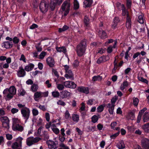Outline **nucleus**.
<instances>
[{
	"label": "nucleus",
	"mask_w": 149,
	"mask_h": 149,
	"mask_svg": "<svg viewBox=\"0 0 149 149\" xmlns=\"http://www.w3.org/2000/svg\"><path fill=\"white\" fill-rule=\"evenodd\" d=\"M87 40L84 39L77 45L76 51L79 56H82L85 53L87 46Z\"/></svg>",
	"instance_id": "1"
},
{
	"label": "nucleus",
	"mask_w": 149,
	"mask_h": 149,
	"mask_svg": "<svg viewBox=\"0 0 149 149\" xmlns=\"http://www.w3.org/2000/svg\"><path fill=\"white\" fill-rule=\"evenodd\" d=\"M49 0H42L39 5V8L41 11L43 13L47 12L48 9Z\"/></svg>",
	"instance_id": "2"
},
{
	"label": "nucleus",
	"mask_w": 149,
	"mask_h": 149,
	"mask_svg": "<svg viewBox=\"0 0 149 149\" xmlns=\"http://www.w3.org/2000/svg\"><path fill=\"white\" fill-rule=\"evenodd\" d=\"M70 7V4L69 0L65 1L62 4L61 8L63 11L64 12V15H67L69 13Z\"/></svg>",
	"instance_id": "3"
},
{
	"label": "nucleus",
	"mask_w": 149,
	"mask_h": 149,
	"mask_svg": "<svg viewBox=\"0 0 149 149\" xmlns=\"http://www.w3.org/2000/svg\"><path fill=\"white\" fill-rule=\"evenodd\" d=\"M21 112L22 116L25 120V122L26 123L29 118L30 110L29 108L24 107L21 109Z\"/></svg>",
	"instance_id": "4"
},
{
	"label": "nucleus",
	"mask_w": 149,
	"mask_h": 149,
	"mask_svg": "<svg viewBox=\"0 0 149 149\" xmlns=\"http://www.w3.org/2000/svg\"><path fill=\"white\" fill-rule=\"evenodd\" d=\"M46 143L48 145L49 149H56L58 147V143L57 141H54L49 140L46 141Z\"/></svg>",
	"instance_id": "5"
},
{
	"label": "nucleus",
	"mask_w": 149,
	"mask_h": 149,
	"mask_svg": "<svg viewBox=\"0 0 149 149\" xmlns=\"http://www.w3.org/2000/svg\"><path fill=\"white\" fill-rule=\"evenodd\" d=\"M141 145L144 149H149V140L144 138L141 141Z\"/></svg>",
	"instance_id": "6"
},
{
	"label": "nucleus",
	"mask_w": 149,
	"mask_h": 149,
	"mask_svg": "<svg viewBox=\"0 0 149 149\" xmlns=\"http://www.w3.org/2000/svg\"><path fill=\"white\" fill-rule=\"evenodd\" d=\"M60 99L68 98L70 97L71 93L65 90L60 93Z\"/></svg>",
	"instance_id": "7"
},
{
	"label": "nucleus",
	"mask_w": 149,
	"mask_h": 149,
	"mask_svg": "<svg viewBox=\"0 0 149 149\" xmlns=\"http://www.w3.org/2000/svg\"><path fill=\"white\" fill-rule=\"evenodd\" d=\"M0 120L2 122L3 125L6 124L7 125L6 128L9 127V120L8 117L6 116L1 117L0 118Z\"/></svg>",
	"instance_id": "8"
},
{
	"label": "nucleus",
	"mask_w": 149,
	"mask_h": 149,
	"mask_svg": "<svg viewBox=\"0 0 149 149\" xmlns=\"http://www.w3.org/2000/svg\"><path fill=\"white\" fill-rule=\"evenodd\" d=\"M46 61L47 64L51 67H54L55 62L54 58L51 57H49L46 60Z\"/></svg>",
	"instance_id": "9"
},
{
	"label": "nucleus",
	"mask_w": 149,
	"mask_h": 149,
	"mask_svg": "<svg viewBox=\"0 0 149 149\" xmlns=\"http://www.w3.org/2000/svg\"><path fill=\"white\" fill-rule=\"evenodd\" d=\"M77 90L80 92L88 94L89 93L88 88L84 86H79L77 88Z\"/></svg>",
	"instance_id": "10"
},
{
	"label": "nucleus",
	"mask_w": 149,
	"mask_h": 149,
	"mask_svg": "<svg viewBox=\"0 0 149 149\" xmlns=\"http://www.w3.org/2000/svg\"><path fill=\"white\" fill-rule=\"evenodd\" d=\"M66 74L65 75V77L67 78H69L71 80H73L74 79V75L72 73V72L70 70H68L65 71Z\"/></svg>",
	"instance_id": "11"
},
{
	"label": "nucleus",
	"mask_w": 149,
	"mask_h": 149,
	"mask_svg": "<svg viewBox=\"0 0 149 149\" xmlns=\"http://www.w3.org/2000/svg\"><path fill=\"white\" fill-rule=\"evenodd\" d=\"M17 75L18 76L20 77H23L25 76L26 74V72L24 69L21 67H20L19 68V70L17 72Z\"/></svg>",
	"instance_id": "12"
},
{
	"label": "nucleus",
	"mask_w": 149,
	"mask_h": 149,
	"mask_svg": "<svg viewBox=\"0 0 149 149\" xmlns=\"http://www.w3.org/2000/svg\"><path fill=\"white\" fill-rule=\"evenodd\" d=\"M2 46L7 49H10L13 47V44L12 42L6 41L2 43Z\"/></svg>",
	"instance_id": "13"
},
{
	"label": "nucleus",
	"mask_w": 149,
	"mask_h": 149,
	"mask_svg": "<svg viewBox=\"0 0 149 149\" xmlns=\"http://www.w3.org/2000/svg\"><path fill=\"white\" fill-rule=\"evenodd\" d=\"M126 26L127 29L130 28L131 26V19L128 13H127V15Z\"/></svg>",
	"instance_id": "14"
},
{
	"label": "nucleus",
	"mask_w": 149,
	"mask_h": 149,
	"mask_svg": "<svg viewBox=\"0 0 149 149\" xmlns=\"http://www.w3.org/2000/svg\"><path fill=\"white\" fill-rule=\"evenodd\" d=\"M109 59H107V57L105 56H103L99 58L97 61L96 62L97 64H100L104 62Z\"/></svg>",
	"instance_id": "15"
},
{
	"label": "nucleus",
	"mask_w": 149,
	"mask_h": 149,
	"mask_svg": "<svg viewBox=\"0 0 149 149\" xmlns=\"http://www.w3.org/2000/svg\"><path fill=\"white\" fill-rule=\"evenodd\" d=\"M20 141H19V144H18V143L17 142L14 143L12 146V148L13 149H17L19 147H22V138L21 137L20 138Z\"/></svg>",
	"instance_id": "16"
},
{
	"label": "nucleus",
	"mask_w": 149,
	"mask_h": 149,
	"mask_svg": "<svg viewBox=\"0 0 149 149\" xmlns=\"http://www.w3.org/2000/svg\"><path fill=\"white\" fill-rule=\"evenodd\" d=\"M12 129L14 131L18 130L20 132L22 131L23 130V127L19 124L12 126Z\"/></svg>",
	"instance_id": "17"
},
{
	"label": "nucleus",
	"mask_w": 149,
	"mask_h": 149,
	"mask_svg": "<svg viewBox=\"0 0 149 149\" xmlns=\"http://www.w3.org/2000/svg\"><path fill=\"white\" fill-rule=\"evenodd\" d=\"M93 3V0H85L84 2V7L85 8L90 7Z\"/></svg>",
	"instance_id": "18"
},
{
	"label": "nucleus",
	"mask_w": 149,
	"mask_h": 149,
	"mask_svg": "<svg viewBox=\"0 0 149 149\" xmlns=\"http://www.w3.org/2000/svg\"><path fill=\"white\" fill-rule=\"evenodd\" d=\"M117 147L119 149H123L125 147V146L124 144L123 141L120 140L119 143L116 145Z\"/></svg>",
	"instance_id": "19"
},
{
	"label": "nucleus",
	"mask_w": 149,
	"mask_h": 149,
	"mask_svg": "<svg viewBox=\"0 0 149 149\" xmlns=\"http://www.w3.org/2000/svg\"><path fill=\"white\" fill-rule=\"evenodd\" d=\"M34 65L32 63H30L26 66L24 68L26 71L29 72L31 70L34 68Z\"/></svg>",
	"instance_id": "20"
},
{
	"label": "nucleus",
	"mask_w": 149,
	"mask_h": 149,
	"mask_svg": "<svg viewBox=\"0 0 149 149\" xmlns=\"http://www.w3.org/2000/svg\"><path fill=\"white\" fill-rule=\"evenodd\" d=\"M144 122H146L149 120V112H146L143 117Z\"/></svg>",
	"instance_id": "21"
},
{
	"label": "nucleus",
	"mask_w": 149,
	"mask_h": 149,
	"mask_svg": "<svg viewBox=\"0 0 149 149\" xmlns=\"http://www.w3.org/2000/svg\"><path fill=\"white\" fill-rule=\"evenodd\" d=\"M90 20L88 17L86 16H85L84 19V22L85 26L86 27L89 26Z\"/></svg>",
	"instance_id": "22"
},
{
	"label": "nucleus",
	"mask_w": 149,
	"mask_h": 149,
	"mask_svg": "<svg viewBox=\"0 0 149 149\" xmlns=\"http://www.w3.org/2000/svg\"><path fill=\"white\" fill-rule=\"evenodd\" d=\"M16 89L14 86H11L9 89V93L12 95H15L16 93Z\"/></svg>",
	"instance_id": "23"
},
{
	"label": "nucleus",
	"mask_w": 149,
	"mask_h": 149,
	"mask_svg": "<svg viewBox=\"0 0 149 149\" xmlns=\"http://www.w3.org/2000/svg\"><path fill=\"white\" fill-rule=\"evenodd\" d=\"M142 128L145 132L149 133V123H147L143 125Z\"/></svg>",
	"instance_id": "24"
},
{
	"label": "nucleus",
	"mask_w": 149,
	"mask_h": 149,
	"mask_svg": "<svg viewBox=\"0 0 149 149\" xmlns=\"http://www.w3.org/2000/svg\"><path fill=\"white\" fill-rule=\"evenodd\" d=\"M34 143L32 137L27 138L26 140V144L29 146H30Z\"/></svg>",
	"instance_id": "25"
},
{
	"label": "nucleus",
	"mask_w": 149,
	"mask_h": 149,
	"mask_svg": "<svg viewBox=\"0 0 149 149\" xmlns=\"http://www.w3.org/2000/svg\"><path fill=\"white\" fill-rule=\"evenodd\" d=\"M105 104H103L99 106L97 108V111L98 112L100 113L104 109V107H105Z\"/></svg>",
	"instance_id": "26"
},
{
	"label": "nucleus",
	"mask_w": 149,
	"mask_h": 149,
	"mask_svg": "<svg viewBox=\"0 0 149 149\" xmlns=\"http://www.w3.org/2000/svg\"><path fill=\"white\" fill-rule=\"evenodd\" d=\"M128 85L127 81H124L120 86V89L122 91L124 90L126 87L128 86Z\"/></svg>",
	"instance_id": "27"
},
{
	"label": "nucleus",
	"mask_w": 149,
	"mask_h": 149,
	"mask_svg": "<svg viewBox=\"0 0 149 149\" xmlns=\"http://www.w3.org/2000/svg\"><path fill=\"white\" fill-rule=\"evenodd\" d=\"M56 50L59 52H63L64 53H65L66 52V49L65 47H57L56 48Z\"/></svg>",
	"instance_id": "28"
},
{
	"label": "nucleus",
	"mask_w": 149,
	"mask_h": 149,
	"mask_svg": "<svg viewBox=\"0 0 149 149\" xmlns=\"http://www.w3.org/2000/svg\"><path fill=\"white\" fill-rule=\"evenodd\" d=\"M41 97V92H36L34 95V99L35 101H37V99Z\"/></svg>",
	"instance_id": "29"
},
{
	"label": "nucleus",
	"mask_w": 149,
	"mask_h": 149,
	"mask_svg": "<svg viewBox=\"0 0 149 149\" xmlns=\"http://www.w3.org/2000/svg\"><path fill=\"white\" fill-rule=\"evenodd\" d=\"M102 79V77L100 75L93 76L92 78V81H100Z\"/></svg>",
	"instance_id": "30"
},
{
	"label": "nucleus",
	"mask_w": 149,
	"mask_h": 149,
	"mask_svg": "<svg viewBox=\"0 0 149 149\" xmlns=\"http://www.w3.org/2000/svg\"><path fill=\"white\" fill-rule=\"evenodd\" d=\"M13 126L19 125L20 123V120L17 118H13L12 119Z\"/></svg>",
	"instance_id": "31"
},
{
	"label": "nucleus",
	"mask_w": 149,
	"mask_h": 149,
	"mask_svg": "<svg viewBox=\"0 0 149 149\" xmlns=\"http://www.w3.org/2000/svg\"><path fill=\"white\" fill-rule=\"evenodd\" d=\"M135 111L134 110H132L128 113V115L131 119L133 120L135 118Z\"/></svg>",
	"instance_id": "32"
},
{
	"label": "nucleus",
	"mask_w": 149,
	"mask_h": 149,
	"mask_svg": "<svg viewBox=\"0 0 149 149\" xmlns=\"http://www.w3.org/2000/svg\"><path fill=\"white\" fill-rule=\"evenodd\" d=\"M79 8V4L77 0H74V9L77 10Z\"/></svg>",
	"instance_id": "33"
},
{
	"label": "nucleus",
	"mask_w": 149,
	"mask_h": 149,
	"mask_svg": "<svg viewBox=\"0 0 149 149\" xmlns=\"http://www.w3.org/2000/svg\"><path fill=\"white\" fill-rule=\"evenodd\" d=\"M72 119L74 122H77L79 120V116L77 114H74L72 116Z\"/></svg>",
	"instance_id": "34"
},
{
	"label": "nucleus",
	"mask_w": 149,
	"mask_h": 149,
	"mask_svg": "<svg viewBox=\"0 0 149 149\" xmlns=\"http://www.w3.org/2000/svg\"><path fill=\"white\" fill-rule=\"evenodd\" d=\"M56 5H57L54 3V2H53L50 1L49 4V9L51 11H53L54 10Z\"/></svg>",
	"instance_id": "35"
},
{
	"label": "nucleus",
	"mask_w": 149,
	"mask_h": 149,
	"mask_svg": "<svg viewBox=\"0 0 149 149\" xmlns=\"http://www.w3.org/2000/svg\"><path fill=\"white\" fill-rule=\"evenodd\" d=\"M38 86L37 84H33L31 86V90L33 92H36L38 90Z\"/></svg>",
	"instance_id": "36"
},
{
	"label": "nucleus",
	"mask_w": 149,
	"mask_h": 149,
	"mask_svg": "<svg viewBox=\"0 0 149 149\" xmlns=\"http://www.w3.org/2000/svg\"><path fill=\"white\" fill-rule=\"evenodd\" d=\"M52 95L54 97H58L60 96V93L58 91H53L52 93Z\"/></svg>",
	"instance_id": "37"
},
{
	"label": "nucleus",
	"mask_w": 149,
	"mask_h": 149,
	"mask_svg": "<svg viewBox=\"0 0 149 149\" xmlns=\"http://www.w3.org/2000/svg\"><path fill=\"white\" fill-rule=\"evenodd\" d=\"M98 120V117L95 115L93 116L91 118L92 122L93 123L97 122Z\"/></svg>",
	"instance_id": "38"
},
{
	"label": "nucleus",
	"mask_w": 149,
	"mask_h": 149,
	"mask_svg": "<svg viewBox=\"0 0 149 149\" xmlns=\"http://www.w3.org/2000/svg\"><path fill=\"white\" fill-rule=\"evenodd\" d=\"M122 8L121 9L122 12V15L123 16H125L126 15V13H127H127H128L129 14L128 12V11H126L124 5H122Z\"/></svg>",
	"instance_id": "39"
},
{
	"label": "nucleus",
	"mask_w": 149,
	"mask_h": 149,
	"mask_svg": "<svg viewBox=\"0 0 149 149\" xmlns=\"http://www.w3.org/2000/svg\"><path fill=\"white\" fill-rule=\"evenodd\" d=\"M115 105L112 104L111 107L109 108L108 111L109 113L111 114H113V110L114 109Z\"/></svg>",
	"instance_id": "40"
},
{
	"label": "nucleus",
	"mask_w": 149,
	"mask_h": 149,
	"mask_svg": "<svg viewBox=\"0 0 149 149\" xmlns=\"http://www.w3.org/2000/svg\"><path fill=\"white\" fill-rule=\"evenodd\" d=\"M133 104L135 106H136L138 104L139 100L138 98L134 97L133 98Z\"/></svg>",
	"instance_id": "41"
},
{
	"label": "nucleus",
	"mask_w": 149,
	"mask_h": 149,
	"mask_svg": "<svg viewBox=\"0 0 149 149\" xmlns=\"http://www.w3.org/2000/svg\"><path fill=\"white\" fill-rule=\"evenodd\" d=\"M43 136L44 137V140L48 139H49V136L47 132L45 131L43 132Z\"/></svg>",
	"instance_id": "42"
},
{
	"label": "nucleus",
	"mask_w": 149,
	"mask_h": 149,
	"mask_svg": "<svg viewBox=\"0 0 149 149\" xmlns=\"http://www.w3.org/2000/svg\"><path fill=\"white\" fill-rule=\"evenodd\" d=\"M63 0H51L53 2L57 5H60L61 4Z\"/></svg>",
	"instance_id": "43"
},
{
	"label": "nucleus",
	"mask_w": 149,
	"mask_h": 149,
	"mask_svg": "<svg viewBox=\"0 0 149 149\" xmlns=\"http://www.w3.org/2000/svg\"><path fill=\"white\" fill-rule=\"evenodd\" d=\"M118 99V97L117 96H115L114 97H112L111 100V102L112 104H114Z\"/></svg>",
	"instance_id": "44"
},
{
	"label": "nucleus",
	"mask_w": 149,
	"mask_h": 149,
	"mask_svg": "<svg viewBox=\"0 0 149 149\" xmlns=\"http://www.w3.org/2000/svg\"><path fill=\"white\" fill-rule=\"evenodd\" d=\"M138 21L141 24H143L144 23L143 18L141 15H140L139 16Z\"/></svg>",
	"instance_id": "45"
},
{
	"label": "nucleus",
	"mask_w": 149,
	"mask_h": 149,
	"mask_svg": "<svg viewBox=\"0 0 149 149\" xmlns=\"http://www.w3.org/2000/svg\"><path fill=\"white\" fill-rule=\"evenodd\" d=\"M138 79L139 81L147 84H148V81L146 79L143 78V77H139L138 78Z\"/></svg>",
	"instance_id": "46"
},
{
	"label": "nucleus",
	"mask_w": 149,
	"mask_h": 149,
	"mask_svg": "<svg viewBox=\"0 0 149 149\" xmlns=\"http://www.w3.org/2000/svg\"><path fill=\"white\" fill-rule=\"evenodd\" d=\"M33 140V142L34 143H36L38 142L41 139L40 138L36 137L35 138H33V137H32Z\"/></svg>",
	"instance_id": "47"
},
{
	"label": "nucleus",
	"mask_w": 149,
	"mask_h": 149,
	"mask_svg": "<svg viewBox=\"0 0 149 149\" xmlns=\"http://www.w3.org/2000/svg\"><path fill=\"white\" fill-rule=\"evenodd\" d=\"M120 133V131H118L117 133L110 136V137L111 139H114Z\"/></svg>",
	"instance_id": "48"
},
{
	"label": "nucleus",
	"mask_w": 149,
	"mask_h": 149,
	"mask_svg": "<svg viewBox=\"0 0 149 149\" xmlns=\"http://www.w3.org/2000/svg\"><path fill=\"white\" fill-rule=\"evenodd\" d=\"M33 115V116H36L38 114V110L35 109H33L32 110Z\"/></svg>",
	"instance_id": "49"
},
{
	"label": "nucleus",
	"mask_w": 149,
	"mask_h": 149,
	"mask_svg": "<svg viewBox=\"0 0 149 149\" xmlns=\"http://www.w3.org/2000/svg\"><path fill=\"white\" fill-rule=\"evenodd\" d=\"M46 54V53L45 52L43 51L41 52L39 55V58L40 59H43L45 55Z\"/></svg>",
	"instance_id": "50"
},
{
	"label": "nucleus",
	"mask_w": 149,
	"mask_h": 149,
	"mask_svg": "<svg viewBox=\"0 0 149 149\" xmlns=\"http://www.w3.org/2000/svg\"><path fill=\"white\" fill-rule=\"evenodd\" d=\"M107 35L106 32L104 31H102L101 37L102 38H105L107 37Z\"/></svg>",
	"instance_id": "51"
},
{
	"label": "nucleus",
	"mask_w": 149,
	"mask_h": 149,
	"mask_svg": "<svg viewBox=\"0 0 149 149\" xmlns=\"http://www.w3.org/2000/svg\"><path fill=\"white\" fill-rule=\"evenodd\" d=\"M5 109L2 108L0 109V116H3L5 115Z\"/></svg>",
	"instance_id": "52"
},
{
	"label": "nucleus",
	"mask_w": 149,
	"mask_h": 149,
	"mask_svg": "<svg viewBox=\"0 0 149 149\" xmlns=\"http://www.w3.org/2000/svg\"><path fill=\"white\" fill-rule=\"evenodd\" d=\"M52 72L54 73V75L57 78H58L59 77V75L58 74V72L57 71L54 69H52Z\"/></svg>",
	"instance_id": "53"
},
{
	"label": "nucleus",
	"mask_w": 149,
	"mask_h": 149,
	"mask_svg": "<svg viewBox=\"0 0 149 149\" xmlns=\"http://www.w3.org/2000/svg\"><path fill=\"white\" fill-rule=\"evenodd\" d=\"M57 88L59 90H62L64 89V86L63 84H59L57 85Z\"/></svg>",
	"instance_id": "54"
},
{
	"label": "nucleus",
	"mask_w": 149,
	"mask_h": 149,
	"mask_svg": "<svg viewBox=\"0 0 149 149\" xmlns=\"http://www.w3.org/2000/svg\"><path fill=\"white\" fill-rule=\"evenodd\" d=\"M70 84V87L72 88H76L77 85L75 84L74 82L72 81H71Z\"/></svg>",
	"instance_id": "55"
},
{
	"label": "nucleus",
	"mask_w": 149,
	"mask_h": 149,
	"mask_svg": "<svg viewBox=\"0 0 149 149\" xmlns=\"http://www.w3.org/2000/svg\"><path fill=\"white\" fill-rule=\"evenodd\" d=\"M13 41L15 44H17L19 41V39L17 37H15L13 39Z\"/></svg>",
	"instance_id": "56"
},
{
	"label": "nucleus",
	"mask_w": 149,
	"mask_h": 149,
	"mask_svg": "<svg viewBox=\"0 0 149 149\" xmlns=\"http://www.w3.org/2000/svg\"><path fill=\"white\" fill-rule=\"evenodd\" d=\"M57 104L62 106H64L65 105V102L61 100H59L57 102Z\"/></svg>",
	"instance_id": "57"
},
{
	"label": "nucleus",
	"mask_w": 149,
	"mask_h": 149,
	"mask_svg": "<svg viewBox=\"0 0 149 149\" xmlns=\"http://www.w3.org/2000/svg\"><path fill=\"white\" fill-rule=\"evenodd\" d=\"M41 97H46L48 96V91L45 92H41Z\"/></svg>",
	"instance_id": "58"
},
{
	"label": "nucleus",
	"mask_w": 149,
	"mask_h": 149,
	"mask_svg": "<svg viewBox=\"0 0 149 149\" xmlns=\"http://www.w3.org/2000/svg\"><path fill=\"white\" fill-rule=\"evenodd\" d=\"M71 81H66L64 83V85L65 86L68 88H70V82Z\"/></svg>",
	"instance_id": "59"
},
{
	"label": "nucleus",
	"mask_w": 149,
	"mask_h": 149,
	"mask_svg": "<svg viewBox=\"0 0 149 149\" xmlns=\"http://www.w3.org/2000/svg\"><path fill=\"white\" fill-rule=\"evenodd\" d=\"M147 110V109L146 107L143 108L141 110L139 113V114L142 116L144 112Z\"/></svg>",
	"instance_id": "60"
},
{
	"label": "nucleus",
	"mask_w": 149,
	"mask_h": 149,
	"mask_svg": "<svg viewBox=\"0 0 149 149\" xmlns=\"http://www.w3.org/2000/svg\"><path fill=\"white\" fill-rule=\"evenodd\" d=\"M131 0H127V6L128 8H130L131 7Z\"/></svg>",
	"instance_id": "61"
},
{
	"label": "nucleus",
	"mask_w": 149,
	"mask_h": 149,
	"mask_svg": "<svg viewBox=\"0 0 149 149\" xmlns=\"http://www.w3.org/2000/svg\"><path fill=\"white\" fill-rule=\"evenodd\" d=\"M6 136L7 139L9 140H11L13 138L12 135L9 134H6Z\"/></svg>",
	"instance_id": "62"
},
{
	"label": "nucleus",
	"mask_w": 149,
	"mask_h": 149,
	"mask_svg": "<svg viewBox=\"0 0 149 149\" xmlns=\"http://www.w3.org/2000/svg\"><path fill=\"white\" fill-rule=\"evenodd\" d=\"M117 24L118 23H117L113 21V23L111 25L112 28L114 29L116 28L117 26Z\"/></svg>",
	"instance_id": "63"
},
{
	"label": "nucleus",
	"mask_w": 149,
	"mask_h": 149,
	"mask_svg": "<svg viewBox=\"0 0 149 149\" xmlns=\"http://www.w3.org/2000/svg\"><path fill=\"white\" fill-rule=\"evenodd\" d=\"M19 110L18 109L15 108H12L11 110V112L13 114H14L15 113H16Z\"/></svg>",
	"instance_id": "64"
}]
</instances>
